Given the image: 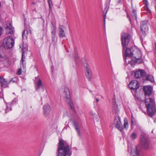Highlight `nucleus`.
<instances>
[{
  "instance_id": "obj_25",
  "label": "nucleus",
  "mask_w": 156,
  "mask_h": 156,
  "mask_svg": "<svg viewBox=\"0 0 156 156\" xmlns=\"http://www.w3.org/2000/svg\"><path fill=\"white\" fill-rule=\"evenodd\" d=\"M147 80L150 81L151 82H153L154 81V79L153 76L151 75H148L146 77Z\"/></svg>"
},
{
  "instance_id": "obj_46",
  "label": "nucleus",
  "mask_w": 156,
  "mask_h": 156,
  "mask_svg": "<svg viewBox=\"0 0 156 156\" xmlns=\"http://www.w3.org/2000/svg\"><path fill=\"white\" fill-rule=\"evenodd\" d=\"M127 17H128V15H127Z\"/></svg>"
},
{
  "instance_id": "obj_37",
  "label": "nucleus",
  "mask_w": 156,
  "mask_h": 156,
  "mask_svg": "<svg viewBox=\"0 0 156 156\" xmlns=\"http://www.w3.org/2000/svg\"><path fill=\"white\" fill-rule=\"evenodd\" d=\"M15 101V99H14V100H13L12 101V103H16V100L15 101V102H14V101Z\"/></svg>"
},
{
  "instance_id": "obj_42",
  "label": "nucleus",
  "mask_w": 156,
  "mask_h": 156,
  "mask_svg": "<svg viewBox=\"0 0 156 156\" xmlns=\"http://www.w3.org/2000/svg\"><path fill=\"white\" fill-rule=\"evenodd\" d=\"M75 60H76V62H77V60H77V58H76V59H75Z\"/></svg>"
},
{
  "instance_id": "obj_31",
  "label": "nucleus",
  "mask_w": 156,
  "mask_h": 156,
  "mask_svg": "<svg viewBox=\"0 0 156 156\" xmlns=\"http://www.w3.org/2000/svg\"><path fill=\"white\" fill-rule=\"evenodd\" d=\"M26 30H24L23 33V34H22V37H23V38H24V35H25V32H26Z\"/></svg>"
},
{
  "instance_id": "obj_17",
  "label": "nucleus",
  "mask_w": 156,
  "mask_h": 156,
  "mask_svg": "<svg viewBox=\"0 0 156 156\" xmlns=\"http://www.w3.org/2000/svg\"><path fill=\"white\" fill-rule=\"evenodd\" d=\"M65 27L62 26L60 25L58 28L59 31V35L60 37H64L65 35V34L64 32Z\"/></svg>"
},
{
  "instance_id": "obj_22",
  "label": "nucleus",
  "mask_w": 156,
  "mask_h": 156,
  "mask_svg": "<svg viewBox=\"0 0 156 156\" xmlns=\"http://www.w3.org/2000/svg\"><path fill=\"white\" fill-rule=\"evenodd\" d=\"M74 126L76 131L78 133V134L80 135V132L78 123L76 122H74Z\"/></svg>"
},
{
  "instance_id": "obj_19",
  "label": "nucleus",
  "mask_w": 156,
  "mask_h": 156,
  "mask_svg": "<svg viewBox=\"0 0 156 156\" xmlns=\"http://www.w3.org/2000/svg\"><path fill=\"white\" fill-rule=\"evenodd\" d=\"M131 152V156H139L140 151L137 147H136L134 150H132Z\"/></svg>"
},
{
  "instance_id": "obj_41",
  "label": "nucleus",
  "mask_w": 156,
  "mask_h": 156,
  "mask_svg": "<svg viewBox=\"0 0 156 156\" xmlns=\"http://www.w3.org/2000/svg\"><path fill=\"white\" fill-rule=\"evenodd\" d=\"M138 100H139L140 101L141 100V99L140 98V99H138Z\"/></svg>"
},
{
  "instance_id": "obj_9",
  "label": "nucleus",
  "mask_w": 156,
  "mask_h": 156,
  "mask_svg": "<svg viewBox=\"0 0 156 156\" xmlns=\"http://www.w3.org/2000/svg\"><path fill=\"white\" fill-rule=\"evenodd\" d=\"M4 26L7 33L11 34H13L14 28L9 22L5 23Z\"/></svg>"
},
{
  "instance_id": "obj_13",
  "label": "nucleus",
  "mask_w": 156,
  "mask_h": 156,
  "mask_svg": "<svg viewBox=\"0 0 156 156\" xmlns=\"http://www.w3.org/2000/svg\"><path fill=\"white\" fill-rule=\"evenodd\" d=\"M36 90H38L41 88H43V84L41 79L37 77L36 78L35 82Z\"/></svg>"
},
{
  "instance_id": "obj_39",
  "label": "nucleus",
  "mask_w": 156,
  "mask_h": 156,
  "mask_svg": "<svg viewBox=\"0 0 156 156\" xmlns=\"http://www.w3.org/2000/svg\"><path fill=\"white\" fill-rule=\"evenodd\" d=\"M7 109H8L7 106V108H6V111H5L6 112H7Z\"/></svg>"
},
{
  "instance_id": "obj_30",
  "label": "nucleus",
  "mask_w": 156,
  "mask_h": 156,
  "mask_svg": "<svg viewBox=\"0 0 156 156\" xmlns=\"http://www.w3.org/2000/svg\"><path fill=\"white\" fill-rule=\"evenodd\" d=\"M52 4H49V10L50 12H51L52 11V8L51 7V5Z\"/></svg>"
},
{
  "instance_id": "obj_43",
  "label": "nucleus",
  "mask_w": 156,
  "mask_h": 156,
  "mask_svg": "<svg viewBox=\"0 0 156 156\" xmlns=\"http://www.w3.org/2000/svg\"><path fill=\"white\" fill-rule=\"evenodd\" d=\"M1 2H0V7H1Z\"/></svg>"
},
{
  "instance_id": "obj_35",
  "label": "nucleus",
  "mask_w": 156,
  "mask_h": 156,
  "mask_svg": "<svg viewBox=\"0 0 156 156\" xmlns=\"http://www.w3.org/2000/svg\"><path fill=\"white\" fill-rule=\"evenodd\" d=\"M104 24H105V15H104Z\"/></svg>"
},
{
  "instance_id": "obj_33",
  "label": "nucleus",
  "mask_w": 156,
  "mask_h": 156,
  "mask_svg": "<svg viewBox=\"0 0 156 156\" xmlns=\"http://www.w3.org/2000/svg\"><path fill=\"white\" fill-rule=\"evenodd\" d=\"M48 4H52L51 0H48Z\"/></svg>"
},
{
  "instance_id": "obj_21",
  "label": "nucleus",
  "mask_w": 156,
  "mask_h": 156,
  "mask_svg": "<svg viewBox=\"0 0 156 156\" xmlns=\"http://www.w3.org/2000/svg\"><path fill=\"white\" fill-rule=\"evenodd\" d=\"M137 134L136 133L133 132L131 134L130 136V138L131 140H134L137 138Z\"/></svg>"
},
{
  "instance_id": "obj_28",
  "label": "nucleus",
  "mask_w": 156,
  "mask_h": 156,
  "mask_svg": "<svg viewBox=\"0 0 156 156\" xmlns=\"http://www.w3.org/2000/svg\"><path fill=\"white\" fill-rule=\"evenodd\" d=\"M21 68H20L19 69V70L17 71V74L18 75H20L21 74L22 72H21Z\"/></svg>"
},
{
  "instance_id": "obj_8",
  "label": "nucleus",
  "mask_w": 156,
  "mask_h": 156,
  "mask_svg": "<svg viewBox=\"0 0 156 156\" xmlns=\"http://www.w3.org/2000/svg\"><path fill=\"white\" fill-rule=\"evenodd\" d=\"M140 140L141 145L145 149L148 148L149 147V143L148 139L145 136H141Z\"/></svg>"
},
{
  "instance_id": "obj_7",
  "label": "nucleus",
  "mask_w": 156,
  "mask_h": 156,
  "mask_svg": "<svg viewBox=\"0 0 156 156\" xmlns=\"http://www.w3.org/2000/svg\"><path fill=\"white\" fill-rule=\"evenodd\" d=\"M149 23L147 20L142 21L140 24L141 30L144 36L146 35V32L148 29Z\"/></svg>"
},
{
  "instance_id": "obj_40",
  "label": "nucleus",
  "mask_w": 156,
  "mask_h": 156,
  "mask_svg": "<svg viewBox=\"0 0 156 156\" xmlns=\"http://www.w3.org/2000/svg\"><path fill=\"white\" fill-rule=\"evenodd\" d=\"M16 79V78H13L12 79V80H13V79Z\"/></svg>"
},
{
  "instance_id": "obj_27",
  "label": "nucleus",
  "mask_w": 156,
  "mask_h": 156,
  "mask_svg": "<svg viewBox=\"0 0 156 156\" xmlns=\"http://www.w3.org/2000/svg\"><path fill=\"white\" fill-rule=\"evenodd\" d=\"M132 15L133 17H135L136 20V11H135L134 10H133Z\"/></svg>"
},
{
  "instance_id": "obj_12",
  "label": "nucleus",
  "mask_w": 156,
  "mask_h": 156,
  "mask_svg": "<svg viewBox=\"0 0 156 156\" xmlns=\"http://www.w3.org/2000/svg\"><path fill=\"white\" fill-rule=\"evenodd\" d=\"M63 95L65 98H66L67 101L69 103L71 102L70 99V95L69 89L68 88H66L65 89L64 92L63 93Z\"/></svg>"
},
{
  "instance_id": "obj_4",
  "label": "nucleus",
  "mask_w": 156,
  "mask_h": 156,
  "mask_svg": "<svg viewBox=\"0 0 156 156\" xmlns=\"http://www.w3.org/2000/svg\"><path fill=\"white\" fill-rule=\"evenodd\" d=\"M145 103L148 114L150 116H152L156 111L154 99L151 98H145Z\"/></svg>"
},
{
  "instance_id": "obj_1",
  "label": "nucleus",
  "mask_w": 156,
  "mask_h": 156,
  "mask_svg": "<svg viewBox=\"0 0 156 156\" xmlns=\"http://www.w3.org/2000/svg\"><path fill=\"white\" fill-rule=\"evenodd\" d=\"M71 155V152L70 151L69 145L63 140H60L58 149L57 156H70Z\"/></svg>"
},
{
  "instance_id": "obj_47",
  "label": "nucleus",
  "mask_w": 156,
  "mask_h": 156,
  "mask_svg": "<svg viewBox=\"0 0 156 156\" xmlns=\"http://www.w3.org/2000/svg\"><path fill=\"white\" fill-rule=\"evenodd\" d=\"M70 105H71V103H70Z\"/></svg>"
},
{
  "instance_id": "obj_44",
  "label": "nucleus",
  "mask_w": 156,
  "mask_h": 156,
  "mask_svg": "<svg viewBox=\"0 0 156 156\" xmlns=\"http://www.w3.org/2000/svg\"><path fill=\"white\" fill-rule=\"evenodd\" d=\"M26 32H27H27H27V31H26Z\"/></svg>"
},
{
  "instance_id": "obj_45",
  "label": "nucleus",
  "mask_w": 156,
  "mask_h": 156,
  "mask_svg": "<svg viewBox=\"0 0 156 156\" xmlns=\"http://www.w3.org/2000/svg\"><path fill=\"white\" fill-rule=\"evenodd\" d=\"M77 58H78V56L77 57Z\"/></svg>"
},
{
  "instance_id": "obj_24",
  "label": "nucleus",
  "mask_w": 156,
  "mask_h": 156,
  "mask_svg": "<svg viewBox=\"0 0 156 156\" xmlns=\"http://www.w3.org/2000/svg\"><path fill=\"white\" fill-rule=\"evenodd\" d=\"M51 29L52 30L51 34L52 35H55V30L56 29V27L54 26L52 24V27H51Z\"/></svg>"
},
{
  "instance_id": "obj_14",
  "label": "nucleus",
  "mask_w": 156,
  "mask_h": 156,
  "mask_svg": "<svg viewBox=\"0 0 156 156\" xmlns=\"http://www.w3.org/2000/svg\"><path fill=\"white\" fill-rule=\"evenodd\" d=\"M145 74V73L143 70L140 69L135 72L134 75L136 78H140L144 76Z\"/></svg>"
},
{
  "instance_id": "obj_6",
  "label": "nucleus",
  "mask_w": 156,
  "mask_h": 156,
  "mask_svg": "<svg viewBox=\"0 0 156 156\" xmlns=\"http://www.w3.org/2000/svg\"><path fill=\"white\" fill-rule=\"evenodd\" d=\"M3 43L5 47L8 48H11L14 45L15 40L11 36L7 37L4 39Z\"/></svg>"
},
{
  "instance_id": "obj_38",
  "label": "nucleus",
  "mask_w": 156,
  "mask_h": 156,
  "mask_svg": "<svg viewBox=\"0 0 156 156\" xmlns=\"http://www.w3.org/2000/svg\"><path fill=\"white\" fill-rule=\"evenodd\" d=\"M96 101L98 102L99 101V99L98 98L96 99Z\"/></svg>"
},
{
  "instance_id": "obj_3",
  "label": "nucleus",
  "mask_w": 156,
  "mask_h": 156,
  "mask_svg": "<svg viewBox=\"0 0 156 156\" xmlns=\"http://www.w3.org/2000/svg\"><path fill=\"white\" fill-rule=\"evenodd\" d=\"M141 58V55L140 50L135 47L132 48V54L131 57V61L128 60V65L133 66V64L132 63V62L138 64L142 62Z\"/></svg>"
},
{
  "instance_id": "obj_32",
  "label": "nucleus",
  "mask_w": 156,
  "mask_h": 156,
  "mask_svg": "<svg viewBox=\"0 0 156 156\" xmlns=\"http://www.w3.org/2000/svg\"><path fill=\"white\" fill-rule=\"evenodd\" d=\"M2 27L0 26V36H1L2 34Z\"/></svg>"
},
{
  "instance_id": "obj_5",
  "label": "nucleus",
  "mask_w": 156,
  "mask_h": 156,
  "mask_svg": "<svg viewBox=\"0 0 156 156\" xmlns=\"http://www.w3.org/2000/svg\"><path fill=\"white\" fill-rule=\"evenodd\" d=\"M124 124L123 126L121 123L120 118L117 116L115 117L114 123L115 127L121 131H122L124 129H127L128 127V123L127 119L125 118L124 119Z\"/></svg>"
},
{
  "instance_id": "obj_29",
  "label": "nucleus",
  "mask_w": 156,
  "mask_h": 156,
  "mask_svg": "<svg viewBox=\"0 0 156 156\" xmlns=\"http://www.w3.org/2000/svg\"><path fill=\"white\" fill-rule=\"evenodd\" d=\"M144 2L145 6L147 7L148 5V2L147 0H143Z\"/></svg>"
},
{
  "instance_id": "obj_36",
  "label": "nucleus",
  "mask_w": 156,
  "mask_h": 156,
  "mask_svg": "<svg viewBox=\"0 0 156 156\" xmlns=\"http://www.w3.org/2000/svg\"><path fill=\"white\" fill-rule=\"evenodd\" d=\"M91 115H94V116H95V115H96V114L95 113H91Z\"/></svg>"
},
{
  "instance_id": "obj_10",
  "label": "nucleus",
  "mask_w": 156,
  "mask_h": 156,
  "mask_svg": "<svg viewBox=\"0 0 156 156\" xmlns=\"http://www.w3.org/2000/svg\"><path fill=\"white\" fill-rule=\"evenodd\" d=\"M129 87L131 89L136 90L139 87V84L137 81L133 80L130 82Z\"/></svg>"
},
{
  "instance_id": "obj_23",
  "label": "nucleus",
  "mask_w": 156,
  "mask_h": 156,
  "mask_svg": "<svg viewBox=\"0 0 156 156\" xmlns=\"http://www.w3.org/2000/svg\"><path fill=\"white\" fill-rule=\"evenodd\" d=\"M112 102L114 104V106L113 107V109L114 110H115V111L117 113L118 111V109L117 108V105H116V100L115 98H113L112 100Z\"/></svg>"
},
{
  "instance_id": "obj_18",
  "label": "nucleus",
  "mask_w": 156,
  "mask_h": 156,
  "mask_svg": "<svg viewBox=\"0 0 156 156\" xmlns=\"http://www.w3.org/2000/svg\"><path fill=\"white\" fill-rule=\"evenodd\" d=\"M0 82L1 84V88L3 87H6L7 86V81L5 80V78L1 76H0Z\"/></svg>"
},
{
  "instance_id": "obj_15",
  "label": "nucleus",
  "mask_w": 156,
  "mask_h": 156,
  "mask_svg": "<svg viewBox=\"0 0 156 156\" xmlns=\"http://www.w3.org/2000/svg\"><path fill=\"white\" fill-rule=\"evenodd\" d=\"M44 113L46 116H48L50 112V107L48 104H46L43 106Z\"/></svg>"
},
{
  "instance_id": "obj_20",
  "label": "nucleus",
  "mask_w": 156,
  "mask_h": 156,
  "mask_svg": "<svg viewBox=\"0 0 156 156\" xmlns=\"http://www.w3.org/2000/svg\"><path fill=\"white\" fill-rule=\"evenodd\" d=\"M24 52H23V50L21 61L20 63V66L21 67H23V68H25L26 66V63L25 62V61L23 59L24 58H25V57H24Z\"/></svg>"
},
{
  "instance_id": "obj_34",
  "label": "nucleus",
  "mask_w": 156,
  "mask_h": 156,
  "mask_svg": "<svg viewBox=\"0 0 156 156\" xmlns=\"http://www.w3.org/2000/svg\"><path fill=\"white\" fill-rule=\"evenodd\" d=\"M55 35H52V41H54L55 40Z\"/></svg>"
},
{
  "instance_id": "obj_2",
  "label": "nucleus",
  "mask_w": 156,
  "mask_h": 156,
  "mask_svg": "<svg viewBox=\"0 0 156 156\" xmlns=\"http://www.w3.org/2000/svg\"><path fill=\"white\" fill-rule=\"evenodd\" d=\"M130 36L127 33H123L121 34L122 44L123 47V50L125 51L124 54L125 56L131 57L132 54V49L130 50L129 48H127Z\"/></svg>"
},
{
  "instance_id": "obj_16",
  "label": "nucleus",
  "mask_w": 156,
  "mask_h": 156,
  "mask_svg": "<svg viewBox=\"0 0 156 156\" xmlns=\"http://www.w3.org/2000/svg\"><path fill=\"white\" fill-rule=\"evenodd\" d=\"M85 74L87 78L89 80H90L92 73L90 67H87L86 68Z\"/></svg>"
},
{
  "instance_id": "obj_26",
  "label": "nucleus",
  "mask_w": 156,
  "mask_h": 156,
  "mask_svg": "<svg viewBox=\"0 0 156 156\" xmlns=\"http://www.w3.org/2000/svg\"><path fill=\"white\" fill-rule=\"evenodd\" d=\"M131 125H135L136 124V121L135 119L133 117L132 115L131 116Z\"/></svg>"
},
{
  "instance_id": "obj_11",
  "label": "nucleus",
  "mask_w": 156,
  "mask_h": 156,
  "mask_svg": "<svg viewBox=\"0 0 156 156\" xmlns=\"http://www.w3.org/2000/svg\"><path fill=\"white\" fill-rule=\"evenodd\" d=\"M143 89L144 91L145 96L146 98L147 96H149L151 94L152 89L151 87L149 86H144Z\"/></svg>"
}]
</instances>
